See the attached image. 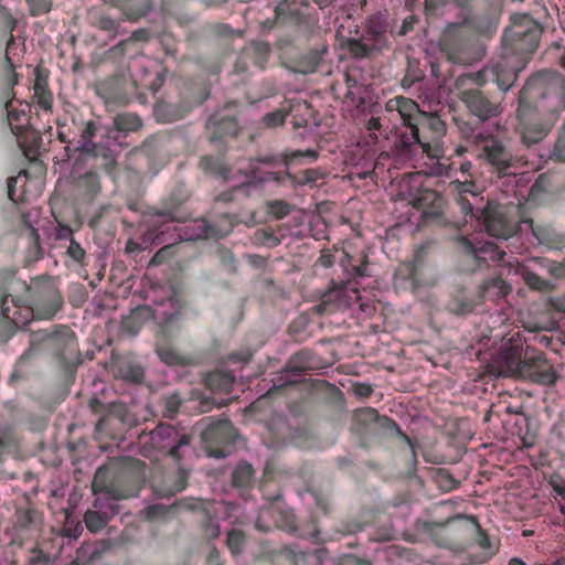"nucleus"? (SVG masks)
<instances>
[{
    "instance_id": "nucleus-59",
    "label": "nucleus",
    "mask_w": 565,
    "mask_h": 565,
    "mask_svg": "<svg viewBox=\"0 0 565 565\" xmlns=\"http://www.w3.org/2000/svg\"><path fill=\"white\" fill-rule=\"evenodd\" d=\"M377 416H379L377 412L374 408H371V407L361 408L356 413L358 419L362 420V422L375 420L377 418Z\"/></svg>"
},
{
    "instance_id": "nucleus-41",
    "label": "nucleus",
    "mask_w": 565,
    "mask_h": 565,
    "mask_svg": "<svg viewBox=\"0 0 565 565\" xmlns=\"http://www.w3.org/2000/svg\"><path fill=\"white\" fill-rule=\"evenodd\" d=\"M17 50L18 44L11 35L6 46V81L10 88L18 84V74L14 72Z\"/></svg>"
},
{
    "instance_id": "nucleus-55",
    "label": "nucleus",
    "mask_w": 565,
    "mask_h": 565,
    "mask_svg": "<svg viewBox=\"0 0 565 565\" xmlns=\"http://www.w3.org/2000/svg\"><path fill=\"white\" fill-rule=\"evenodd\" d=\"M429 175L433 177H443L448 175V167L440 162L439 159L430 160V163L427 164V171Z\"/></svg>"
},
{
    "instance_id": "nucleus-44",
    "label": "nucleus",
    "mask_w": 565,
    "mask_h": 565,
    "mask_svg": "<svg viewBox=\"0 0 565 565\" xmlns=\"http://www.w3.org/2000/svg\"><path fill=\"white\" fill-rule=\"evenodd\" d=\"M188 473L183 468L179 469L177 481L172 486H166L159 491L161 497H171L183 491L186 487Z\"/></svg>"
},
{
    "instance_id": "nucleus-49",
    "label": "nucleus",
    "mask_w": 565,
    "mask_h": 565,
    "mask_svg": "<svg viewBox=\"0 0 565 565\" xmlns=\"http://www.w3.org/2000/svg\"><path fill=\"white\" fill-rule=\"evenodd\" d=\"M173 505L167 507L161 503H156L148 505L143 509L142 513L147 520H153L158 518H163L167 513L172 509Z\"/></svg>"
},
{
    "instance_id": "nucleus-5",
    "label": "nucleus",
    "mask_w": 565,
    "mask_h": 565,
    "mask_svg": "<svg viewBox=\"0 0 565 565\" xmlns=\"http://www.w3.org/2000/svg\"><path fill=\"white\" fill-rule=\"evenodd\" d=\"M96 131V124L87 121L82 127L79 138L73 149L68 145L65 147L67 159H72L77 153L75 160H92L93 167L99 166L107 173H111L122 150V143L111 135L110 130L99 142H94Z\"/></svg>"
},
{
    "instance_id": "nucleus-40",
    "label": "nucleus",
    "mask_w": 565,
    "mask_h": 565,
    "mask_svg": "<svg viewBox=\"0 0 565 565\" xmlns=\"http://www.w3.org/2000/svg\"><path fill=\"white\" fill-rule=\"evenodd\" d=\"M54 334V327L52 329L44 330H33L30 333V347L29 349L21 355L20 361L26 360L32 353L39 350L41 344H44L46 349L50 350L51 339Z\"/></svg>"
},
{
    "instance_id": "nucleus-38",
    "label": "nucleus",
    "mask_w": 565,
    "mask_h": 565,
    "mask_svg": "<svg viewBox=\"0 0 565 565\" xmlns=\"http://www.w3.org/2000/svg\"><path fill=\"white\" fill-rule=\"evenodd\" d=\"M235 381L230 371H215L206 375L205 385L213 392L228 393Z\"/></svg>"
},
{
    "instance_id": "nucleus-31",
    "label": "nucleus",
    "mask_w": 565,
    "mask_h": 565,
    "mask_svg": "<svg viewBox=\"0 0 565 565\" xmlns=\"http://www.w3.org/2000/svg\"><path fill=\"white\" fill-rule=\"evenodd\" d=\"M486 230L488 236L508 241L511 236V231L507 222L502 217H497L491 214L489 210L486 211L484 216L479 221Z\"/></svg>"
},
{
    "instance_id": "nucleus-58",
    "label": "nucleus",
    "mask_w": 565,
    "mask_h": 565,
    "mask_svg": "<svg viewBox=\"0 0 565 565\" xmlns=\"http://www.w3.org/2000/svg\"><path fill=\"white\" fill-rule=\"evenodd\" d=\"M520 230L522 232L531 231L533 236L539 241V243H542L543 235L539 228H534L532 220H523L521 222Z\"/></svg>"
},
{
    "instance_id": "nucleus-35",
    "label": "nucleus",
    "mask_w": 565,
    "mask_h": 565,
    "mask_svg": "<svg viewBox=\"0 0 565 565\" xmlns=\"http://www.w3.org/2000/svg\"><path fill=\"white\" fill-rule=\"evenodd\" d=\"M160 361L169 366H189L194 363V359L183 354L169 345H158L156 349Z\"/></svg>"
},
{
    "instance_id": "nucleus-30",
    "label": "nucleus",
    "mask_w": 565,
    "mask_h": 565,
    "mask_svg": "<svg viewBox=\"0 0 565 565\" xmlns=\"http://www.w3.org/2000/svg\"><path fill=\"white\" fill-rule=\"evenodd\" d=\"M248 169H249L250 175L244 172L243 167H241L237 170V172L239 174H244V180L239 181L236 184H234L231 193H222V194H220L217 196L218 201L230 202V201L233 200V193L245 191V190H247V189H249L252 186L255 188L257 185V183H262V182H265V181H268V180H277L276 174L274 172H268L266 174V177L259 178L257 180V182H256V175H255L256 169H255L254 163L250 162Z\"/></svg>"
},
{
    "instance_id": "nucleus-32",
    "label": "nucleus",
    "mask_w": 565,
    "mask_h": 565,
    "mask_svg": "<svg viewBox=\"0 0 565 565\" xmlns=\"http://www.w3.org/2000/svg\"><path fill=\"white\" fill-rule=\"evenodd\" d=\"M25 228L21 233V237L29 243L28 258L30 262H35L42 256V247L40 245V236L38 228L31 223V212L22 215Z\"/></svg>"
},
{
    "instance_id": "nucleus-2",
    "label": "nucleus",
    "mask_w": 565,
    "mask_h": 565,
    "mask_svg": "<svg viewBox=\"0 0 565 565\" xmlns=\"http://www.w3.org/2000/svg\"><path fill=\"white\" fill-rule=\"evenodd\" d=\"M565 110V77L558 73L540 72L531 76L519 94V116L529 113L555 125Z\"/></svg>"
},
{
    "instance_id": "nucleus-45",
    "label": "nucleus",
    "mask_w": 565,
    "mask_h": 565,
    "mask_svg": "<svg viewBox=\"0 0 565 565\" xmlns=\"http://www.w3.org/2000/svg\"><path fill=\"white\" fill-rule=\"evenodd\" d=\"M530 263L539 264V266L545 268L547 270V273L554 277H562L565 275V267L561 263H557L554 260L541 259V258H531Z\"/></svg>"
},
{
    "instance_id": "nucleus-36",
    "label": "nucleus",
    "mask_w": 565,
    "mask_h": 565,
    "mask_svg": "<svg viewBox=\"0 0 565 565\" xmlns=\"http://www.w3.org/2000/svg\"><path fill=\"white\" fill-rule=\"evenodd\" d=\"M142 127L141 118L134 113H121L115 116L114 118V128L115 130H110L111 135L117 139V135L119 132L124 134V136L129 132H136Z\"/></svg>"
},
{
    "instance_id": "nucleus-25",
    "label": "nucleus",
    "mask_w": 565,
    "mask_h": 565,
    "mask_svg": "<svg viewBox=\"0 0 565 565\" xmlns=\"http://www.w3.org/2000/svg\"><path fill=\"white\" fill-rule=\"evenodd\" d=\"M387 113H397L406 127L405 132H411V127H417L413 122V118L418 114L419 106L416 102L404 96L391 98L385 104Z\"/></svg>"
},
{
    "instance_id": "nucleus-15",
    "label": "nucleus",
    "mask_w": 565,
    "mask_h": 565,
    "mask_svg": "<svg viewBox=\"0 0 565 565\" xmlns=\"http://www.w3.org/2000/svg\"><path fill=\"white\" fill-rule=\"evenodd\" d=\"M472 182L468 181H455L451 182L449 185L450 191L452 193H456V204L463 213L465 218L467 220V216H469L470 220L475 218L479 222L480 218L484 216V213L488 210V203L478 204L479 202L482 203V199H480L478 194L472 191Z\"/></svg>"
},
{
    "instance_id": "nucleus-46",
    "label": "nucleus",
    "mask_w": 565,
    "mask_h": 565,
    "mask_svg": "<svg viewBox=\"0 0 565 565\" xmlns=\"http://www.w3.org/2000/svg\"><path fill=\"white\" fill-rule=\"evenodd\" d=\"M226 544L233 554H239L245 544V535L242 531L232 530L227 534Z\"/></svg>"
},
{
    "instance_id": "nucleus-18",
    "label": "nucleus",
    "mask_w": 565,
    "mask_h": 565,
    "mask_svg": "<svg viewBox=\"0 0 565 565\" xmlns=\"http://www.w3.org/2000/svg\"><path fill=\"white\" fill-rule=\"evenodd\" d=\"M42 518L40 513L31 508H19L14 514L13 530L20 540H32L41 532Z\"/></svg>"
},
{
    "instance_id": "nucleus-61",
    "label": "nucleus",
    "mask_w": 565,
    "mask_h": 565,
    "mask_svg": "<svg viewBox=\"0 0 565 565\" xmlns=\"http://www.w3.org/2000/svg\"><path fill=\"white\" fill-rule=\"evenodd\" d=\"M416 22L417 18L415 15H408L407 18H405L401 25L399 34L405 35L406 33L412 31Z\"/></svg>"
},
{
    "instance_id": "nucleus-23",
    "label": "nucleus",
    "mask_w": 565,
    "mask_h": 565,
    "mask_svg": "<svg viewBox=\"0 0 565 565\" xmlns=\"http://www.w3.org/2000/svg\"><path fill=\"white\" fill-rule=\"evenodd\" d=\"M150 310V317L158 324L170 322L180 311L181 305L175 292L169 289L162 298H153L152 307L147 306Z\"/></svg>"
},
{
    "instance_id": "nucleus-8",
    "label": "nucleus",
    "mask_w": 565,
    "mask_h": 565,
    "mask_svg": "<svg viewBox=\"0 0 565 565\" xmlns=\"http://www.w3.org/2000/svg\"><path fill=\"white\" fill-rule=\"evenodd\" d=\"M475 141L479 145L478 159L489 164L499 178L507 175L514 166L516 157L505 142L493 135L482 132L475 136Z\"/></svg>"
},
{
    "instance_id": "nucleus-12",
    "label": "nucleus",
    "mask_w": 565,
    "mask_h": 565,
    "mask_svg": "<svg viewBox=\"0 0 565 565\" xmlns=\"http://www.w3.org/2000/svg\"><path fill=\"white\" fill-rule=\"evenodd\" d=\"M458 242L466 254V262L476 265L480 269L488 266L489 262L500 263L504 260L505 253L501 249V246L493 242L486 241L482 237L470 239L465 236H460Z\"/></svg>"
},
{
    "instance_id": "nucleus-57",
    "label": "nucleus",
    "mask_w": 565,
    "mask_h": 565,
    "mask_svg": "<svg viewBox=\"0 0 565 565\" xmlns=\"http://www.w3.org/2000/svg\"><path fill=\"white\" fill-rule=\"evenodd\" d=\"M34 98L36 99V103L41 109L45 111L52 110L53 97L49 90L44 93L34 94Z\"/></svg>"
},
{
    "instance_id": "nucleus-10",
    "label": "nucleus",
    "mask_w": 565,
    "mask_h": 565,
    "mask_svg": "<svg viewBox=\"0 0 565 565\" xmlns=\"http://www.w3.org/2000/svg\"><path fill=\"white\" fill-rule=\"evenodd\" d=\"M395 148L404 160H413L419 151L429 160L440 159L445 153L443 142L438 138L431 141L422 140L417 127H411V132H402L395 141Z\"/></svg>"
},
{
    "instance_id": "nucleus-27",
    "label": "nucleus",
    "mask_w": 565,
    "mask_h": 565,
    "mask_svg": "<svg viewBox=\"0 0 565 565\" xmlns=\"http://www.w3.org/2000/svg\"><path fill=\"white\" fill-rule=\"evenodd\" d=\"M117 513L113 504H105L99 500L94 503V510H87L84 516L87 529L93 533L103 530L108 521Z\"/></svg>"
},
{
    "instance_id": "nucleus-62",
    "label": "nucleus",
    "mask_w": 565,
    "mask_h": 565,
    "mask_svg": "<svg viewBox=\"0 0 565 565\" xmlns=\"http://www.w3.org/2000/svg\"><path fill=\"white\" fill-rule=\"evenodd\" d=\"M21 177H26V171H21L17 177L10 178L8 181V195L10 200H14L15 184Z\"/></svg>"
},
{
    "instance_id": "nucleus-42",
    "label": "nucleus",
    "mask_w": 565,
    "mask_h": 565,
    "mask_svg": "<svg viewBox=\"0 0 565 565\" xmlns=\"http://www.w3.org/2000/svg\"><path fill=\"white\" fill-rule=\"evenodd\" d=\"M522 348L518 345L504 349L500 353V359L511 375H516L518 370H520V365H522Z\"/></svg>"
},
{
    "instance_id": "nucleus-43",
    "label": "nucleus",
    "mask_w": 565,
    "mask_h": 565,
    "mask_svg": "<svg viewBox=\"0 0 565 565\" xmlns=\"http://www.w3.org/2000/svg\"><path fill=\"white\" fill-rule=\"evenodd\" d=\"M254 476V469L252 465L247 462H239L233 471L232 481L236 487H247Z\"/></svg>"
},
{
    "instance_id": "nucleus-14",
    "label": "nucleus",
    "mask_w": 565,
    "mask_h": 565,
    "mask_svg": "<svg viewBox=\"0 0 565 565\" xmlns=\"http://www.w3.org/2000/svg\"><path fill=\"white\" fill-rule=\"evenodd\" d=\"M385 32V25L381 21L371 20L365 33L360 39L350 42V52L355 57L363 58L381 51L387 43Z\"/></svg>"
},
{
    "instance_id": "nucleus-19",
    "label": "nucleus",
    "mask_w": 565,
    "mask_h": 565,
    "mask_svg": "<svg viewBox=\"0 0 565 565\" xmlns=\"http://www.w3.org/2000/svg\"><path fill=\"white\" fill-rule=\"evenodd\" d=\"M519 117L522 120L521 141L527 148L541 142L554 127L548 125V120L532 113Z\"/></svg>"
},
{
    "instance_id": "nucleus-47",
    "label": "nucleus",
    "mask_w": 565,
    "mask_h": 565,
    "mask_svg": "<svg viewBox=\"0 0 565 565\" xmlns=\"http://www.w3.org/2000/svg\"><path fill=\"white\" fill-rule=\"evenodd\" d=\"M62 246L66 248L65 253L71 259H73L75 263H83L86 256V252L75 238L71 239L66 244H63Z\"/></svg>"
},
{
    "instance_id": "nucleus-48",
    "label": "nucleus",
    "mask_w": 565,
    "mask_h": 565,
    "mask_svg": "<svg viewBox=\"0 0 565 565\" xmlns=\"http://www.w3.org/2000/svg\"><path fill=\"white\" fill-rule=\"evenodd\" d=\"M327 175V172L320 168L307 169L302 172V178L299 181L301 184L315 186L319 180H322Z\"/></svg>"
},
{
    "instance_id": "nucleus-39",
    "label": "nucleus",
    "mask_w": 565,
    "mask_h": 565,
    "mask_svg": "<svg viewBox=\"0 0 565 565\" xmlns=\"http://www.w3.org/2000/svg\"><path fill=\"white\" fill-rule=\"evenodd\" d=\"M150 318V310L148 307L139 308L132 311L128 317L121 321V331L128 335H136L146 319Z\"/></svg>"
},
{
    "instance_id": "nucleus-34",
    "label": "nucleus",
    "mask_w": 565,
    "mask_h": 565,
    "mask_svg": "<svg viewBox=\"0 0 565 565\" xmlns=\"http://www.w3.org/2000/svg\"><path fill=\"white\" fill-rule=\"evenodd\" d=\"M188 113L184 106L171 104L168 102H157L153 106V115L160 122H173L182 119Z\"/></svg>"
},
{
    "instance_id": "nucleus-26",
    "label": "nucleus",
    "mask_w": 565,
    "mask_h": 565,
    "mask_svg": "<svg viewBox=\"0 0 565 565\" xmlns=\"http://www.w3.org/2000/svg\"><path fill=\"white\" fill-rule=\"evenodd\" d=\"M499 280H493L492 285L484 286L477 298L469 297L465 294H460L454 297L448 305L449 310L455 315H468L471 312H480V307L482 306L483 298L486 294L492 287H495Z\"/></svg>"
},
{
    "instance_id": "nucleus-37",
    "label": "nucleus",
    "mask_w": 565,
    "mask_h": 565,
    "mask_svg": "<svg viewBox=\"0 0 565 565\" xmlns=\"http://www.w3.org/2000/svg\"><path fill=\"white\" fill-rule=\"evenodd\" d=\"M20 106H21V108L17 109L13 106L12 100H8L6 103L8 124L11 128V131L17 136L21 132L22 128L29 121L28 116H26V111L30 108L29 104L20 103Z\"/></svg>"
},
{
    "instance_id": "nucleus-7",
    "label": "nucleus",
    "mask_w": 565,
    "mask_h": 565,
    "mask_svg": "<svg viewBox=\"0 0 565 565\" xmlns=\"http://www.w3.org/2000/svg\"><path fill=\"white\" fill-rule=\"evenodd\" d=\"M201 426V438L209 457L221 459L233 452L237 436L230 420H214L207 417L199 423V427Z\"/></svg>"
},
{
    "instance_id": "nucleus-29",
    "label": "nucleus",
    "mask_w": 565,
    "mask_h": 565,
    "mask_svg": "<svg viewBox=\"0 0 565 565\" xmlns=\"http://www.w3.org/2000/svg\"><path fill=\"white\" fill-rule=\"evenodd\" d=\"M111 372L116 377L130 383H140L143 379V369L129 358H116L111 363Z\"/></svg>"
},
{
    "instance_id": "nucleus-3",
    "label": "nucleus",
    "mask_w": 565,
    "mask_h": 565,
    "mask_svg": "<svg viewBox=\"0 0 565 565\" xmlns=\"http://www.w3.org/2000/svg\"><path fill=\"white\" fill-rule=\"evenodd\" d=\"M33 292L32 306L20 305L17 299L6 295L0 301L1 316L17 328H23L32 319H51L62 307V297L51 278L38 279L30 288Z\"/></svg>"
},
{
    "instance_id": "nucleus-51",
    "label": "nucleus",
    "mask_w": 565,
    "mask_h": 565,
    "mask_svg": "<svg viewBox=\"0 0 565 565\" xmlns=\"http://www.w3.org/2000/svg\"><path fill=\"white\" fill-rule=\"evenodd\" d=\"M287 113L284 110H275L271 113H267L263 117V122L268 128H276L281 126L285 122Z\"/></svg>"
},
{
    "instance_id": "nucleus-13",
    "label": "nucleus",
    "mask_w": 565,
    "mask_h": 565,
    "mask_svg": "<svg viewBox=\"0 0 565 565\" xmlns=\"http://www.w3.org/2000/svg\"><path fill=\"white\" fill-rule=\"evenodd\" d=\"M153 61L145 55H137L130 58L128 63V81L129 85L135 88L136 98L140 103L146 102V95L142 89H150L157 92L160 83L158 78H150V70Z\"/></svg>"
},
{
    "instance_id": "nucleus-60",
    "label": "nucleus",
    "mask_w": 565,
    "mask_h": 565,
    "mask_svg": "<svg viewBox=\"0 0 565 565\" xmlns=\"http://www.w3.org/2000/svg\"><path fill=\"white\" fill-rule=\"evenodd\" d=\"M258 234L262 236V241L267 246H276L279 243L278 238L276 237V235L273 232L262 230L258 232Z\"/></svg>"
},
{
    "instance_id": "nucleus-1",
    "label": "nucleus",
    "mask_w": 565,
    "mask_h": 565,
    "mask_svg": "<svg viewBox=\"0 0 565 565\" xmlns=\"http://www.w3.org/2000/svg\"><path fill=\"white\" fill-rule=\"evenodd\" d=\"M541 38L540 28L529 18L513 23L502 35V54L493 64L497 84L501 90H509L518 75L529 63V55L535 51Z\"/></svg>"
},
{
    "instance_id": "nucleus-22",
    "label": "nucleus",
    "mask_w": 565,
    "mask_h": 565,
    "mask_svg": "<svg viewBox=\"0 0 565 565\" xmlns=\"http://www.w3.org/2000/svg\"><path fill=\"white\" fill-rule=\"evenodd\" d=\"M206 129L211 132V140L216 141L225 136H235L238 125L235 115L225 107L209 117Z\"/></svg>"
},
{
    "instance_id": "nucleus-54",
    "label": "nucleus",
    "mask_w": 565,
    "mask_h": 565,
    "mask_svg": "<svg viewBox=\"0 0 565 565\" xmlns=\"http://www.w3.org/2000/svg\"><path fill=\"white\" fill-rule=\"evenodd\" d=\"M54 238L62 243H67L74 238L73 230L62 223H57L53 231Z\"/></svg>"
},
{
    "instance_id": "nucleus-28",
    "label": "nucleus",
    "mask_w": 565,
    "mask_h": 565,
    "mask_svg": "<svg viewBox=\"0 0 565 565\" xmlns=\"http://www.w3.org/2000/svg\"><path fill=\"white\" fill-rule=\"evenodd\" d=\"M89 160H75L74 161V174L76 180V186L88 198H93L100 190V183L98 174L95 170L89 169L85 172L81 171L82 163L88 162Z\"/></svg>"
},
{
    "instance_id": "nucleus-6",
    "label": "nucleus",
    "mask_w": 565,
    "mask_h": 565,
    "mask_svg": "<svg viewBox=\"0 0 565 565\" xmlns=\"http://www.w3.org/2000/svg\"><path fill=\"white\" fill-rule=\"evenodd\" d=\"M457 9L456 20L449 23L443 38V52L448 60L456 64L471 65L481 61L486 55V46L478 41H468L463 39L458 24L461 22V14L472 12L470 8L471 0H448Z\"/></svg>"
},
{
    "instance_id": "nucleus-24",
    "label": "nucleus",
    "mask_w": 565,
    "mask_h": 565,
    "mask_svg": "<svg viewBox=\"0 0 565 565\" xmlns=\"http://www.w3.org/2000/svg\"><path fill=\"white\" fill-rule=\"evenodd\" d=\"M543 363L541 355L530 354L529 350L525 351L522 358V365L518 370L516 375L521 377L531 379L540 384H552L555 381V373L553 371H542L541 364Z\"/></svg>"
},
{
    "instance_id": "nucleus-16",
    "label": "nucleus",
    "mask_w": 565,
    "mask_h": 565,
    "mask_svg": "<svg viewBox=\"0 0 565 565\" xmlns=\"http://www.w3.org/2000/svg\"><path fill=\"white\" fill-rule=\"evenodd\" d=\"M50 351L64 364L78 359L77 341L74 332L65 326L54 327Z\"/></svg>"
},
{
    "instance_id": "nucleus-63",
    "label": "nucleus",
    "mask_w": 565,
    "mask_h": 565,
    "mask_svg": "<svg viewBox=\"0 0 565 565\" xmlns=\"http://www.w3.org/2000/svg\"><path fill=\"white\" fill-rule=\"evenodd\" d=\"M87 553H89V558H94L98 554V550L94 546H82L78 550L77 557L83 558Z\"/></svg>"
},
{
    "instance_id": "nucleus-53",
    "label": "nucleus",
    "mask_w": 565,
    "mask_h": 565,
    "mask_svg": "<svg viewBox=\"0 0 565 565\" xmlns=\"http://www.w3.org/2000/svg\"><path fill=\"white\" fill-rule=\"evenodd\" d=\"M95 24L100 30L108 32L113 38L117 33L118 23L108 15H99Z\"/></svg>"
},
{
    "instance_id": "nucleus-21",
    "label": "nucleus",
    "mask_w": 565,
    "mask_h": 565,
    "mask_svg": "<svg viewBox=\"0 0 565 565\" xmlns=\"http://www.w3.org/2000/svg\"><path fill=\"white\" fill-rule=\"evenodd\" d=\"M309 369L306 353L294 354L285 365L284 370L273 379V390L284 388L298 383L305 372Z\"/></svg>"
},
{
    "instance_id": "nucleus-11",
    "label": "nucleus",
    "mask_w": 565,
    "mask_h": 565,
    "mask_svg": "<svg viewBox=\"0 0 565 565\" xmlns=\"http://www.w3.org/2000/svg\"><path fill=\"white\" fill-rule=\"evenodd\" d=\"M150 444L159 451L167 452L173 460L180 461L190 449V437L169 424H160L150 433Z\"/></svg>"
},
{
    "instance_id": "nucleus-56",
    "label": "nucleus",
    "mask_w": 565,
    "mask_h": 565,
    "mask_svg": "<svg viewBox=\"0 0 565 565\" xmlns=\"http://www.w3.org/2000/svg\"><path fill=\"white\" fill-rule=\"evenodd\" d=\"M551 159L565 162V136H559L550 154Z\"/></svg>"
},
{
    "instance_id": "nucleus-52",
    "label": "nucleus",
    "mask_w": 565,
    "mask_h": 565,
    "mask_svg": "<svg viewBox=\"0 0 565 565\" xmlns=\"http://www.w3.org/2000/svg\"><path fill=\"white\" fill-rule=\"evenodd\" d=\"M268 211L276 218H284L290 213V205L285 201L276 200L268 203Z\"/></svg>"
},
{
    "instance_id": "nucleus-17",
    "label": "nucleus",
    "mask_w": 565,
    "mask_h": 565,
    "mask_svg": "<svg viewBox=\"0 0 565 565\" xmlns=\"http://www.w3.org/2000/svg\"><path fill=\"white\" fill-rule=\"evenodd\" d=\"M97 94L106 104H126L136 97L135 88L129 85L125 75L113 76L97 85Z\"/></svg>"
},
{
    "instance_id": "nucleus-33",
    "label": "nucleus",
    "mask_w": 565,
    "mask_h": 565,
    "mask_svg": "<svg viewBox=\"0 0 565 565\" xmlns=\"http://www.w3.org/2000/svg\"><path fill=\"white\" fill-rule=\"evenodd\" d=\"M537 264H531L530 259L527 264L516 262L515 273L520 275L526 285L536 290L545 291L554 287V285L550 280L542 279L536 273H534L533 268Z\"/></svg>"
},
{
    "instance_id": "nucleus-64",
    "label": "nucleus",
    "mask_w": 565,
    "mask_h": 565,
    "mask_svg": "<svg viewBox=\"0 0 565 565\" xmlns=\"http://www.w3.org/2000/svg\"><path fill=\"white\" fill-rule=\"evenodd\" d=\"M323 267H330L332 266L334 262V256L329 252H323L318 260Z\"/></svg>"
},
{
    "instance_id": "nucleus-20",
    "label": "nucleus",
    "mask_w": 565,
    "mask_h": 565,
    "mask_svg": "<svg viewBox=\"0 0 565 565\" xmlns=\"http://www.w3.org/2000/svg\"><path fill=\"white\" fill-rule=\"evenodd\" d=\"M460 99L469 111L481 121L499 114V106L490 102L480 90L467 89L460 94Z\"/></svg>"
},
{
    "instance_id": "nucleus-50",
    "label": "nucleus",
    "mask_w": 565,
    "mask_h": 565,
    "mask_svg": "<svg viewBox=\"0 0 565 565\" xmlns=\"http://www.w3.org/2000/svg\"><path fill=\"white\" fill-rule=\"evenodd\" d=\"M275 13L277 19H286L290 18L292 21L300 22V14L298 12V9H291L290 4L286 2H280L275 8Z\"/></svg>"
},
{
    "instance_id": "nucleus-4",
    "label": "nucleus",
    "mask_w": 565,
    "mask_h": 565,
    "mask_svg": "<svg viewBox=\"0 0 565 565\" xmlns=\"http://www.w3.org/2000/svg\"><path fill=\"white\" fill-rule=\"evenodd\" d=\"M145 223H149L147 230L141 235V243L145 246L152 244H164L168 246L177 241H196L223 235V233L216 232L204 218L177 224L170 214L156 213L150 215L149 220H145Z\"/></svg>"
},
{
    "instance_id": "nucleus-9",
    "label": "nucleus",
    "mask_w": 565,
    "mask_h": 565,
    "mask_svg": "<svg viewBox=\"0 0 565 565\" xmlns=\"http://www.w3.org/2000/svg\"><path fill=\"white\" fill-rule=\"evenodd\" d=\"M498 26L499 15L490 9L462 13L461 22L458 24L465 40L478 41L483 46L482 40L491 39L497 33Z\"/></svg>"
}]
</instances>
